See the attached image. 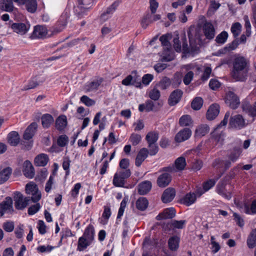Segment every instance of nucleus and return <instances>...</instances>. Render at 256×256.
Wrapping results in <instances>:
<instances>
[{
	"label": "nucleus",
	"mask_w": 256,
	"mask_h": 256,
	"mask_svg": "<svg viewBox=\"0 0 256 256\" xmlns=\"http://www.w3.org/2000/svg\"><path fill=\"white\" fill-rule=\"evenodd\" d=\"M48 34V30L44 26L38 25L34 27L32 34L34 38H42L46 37Z\"/></svg>",
	"instance_id": "nucleus-15"
},
{
	"label": "nucleus",
	"mask_w": 256,
	"mask_h": 256,
	"mask_svg": "<svg viewBox=\"0 0 256 256\" xmlns=\"http://www.w3.org/2000/svg\"><path fill=\"white\" fill-rule=\"evenodd\" d=\"M172 82L170 78L165 76L158 83L156 84V86L160 87L162 90H166L170 86Z\"/></svg>",
	"instance_id": "nucleus-39"
},
{
	"label": "nucleus",
	"mask_w": 256,
	"mask_h": 256,
	"mask_svg": "<svg viewBox=\"0 0 256 256\" xmlns=\"http://www.w3.org/2000/svg\"><path fill=\"white\" fill-rule=\"evenodd\" d=\"M247 244L249 248H252L256 246V229L253 230L248 240Z\"/></svg>",
	"instance_id": "nucleus-37"
},
{
	"label": "nucleus",
	"mask_w": 256,
	"mask_h": 256,
	"mask_svg": "<svg viewBox=\"0 0 256 256\" xmlns=\"http://www.w3.org/2000/svg\"><path fill=\"white\" fill-rule=\"evenodd\" d=\"M80 101L88 106H90L96 104L95 100L90 98L86 96H83L80 98Z\"/></svg>",
	"instance_id": "nucleus-52"
},
{
	"label": "nucleus",
	"mask_w": 256,
	"mask_h": 256,
	"mask_svg": "<svg viewBox=\"0 0 256 256\" xmlns=\"http://www.w3.org/2000/svg\"><path fill=\"white\" fill-rule=\"evenodd\" d=\"M157 86L156 85L154 87V88L150 90L148 93L149 98L154 100H158L160 96V90L157 88Z\"/></svg>",
	"instance_id": "nucleus-42"
},
{
	"label": "nucleus",
	"mask_w": 256,
	"mask_h": 256,
	"mask_svg": "<svg viewBox=\"0 0 256 256\" xmlns=\"http://www.w3.org/2000/svg\"><path fill=\"white\" fill-rule=\"evenodd\" d=\"M182 95V92L180 90H176L170 94L168 104L170 106H174L178 102Z\"/></svg>",
	"instance_id": "nucleus-18"
},
{
	"label": "nucleus",
	"mask_w": 256,
	"mask_h": 256,
	"mask_svg": "<svg viewBox=\"0 0 256 256\" xmlns=\"http://www.w3.org/2000/svg\"><path fill=\"white\" fill-rule=\"evenodd\" d=\"M196 195L194 193L190 192L185 195L181 200V202L186 206L193 204L196 200Z\"/></svg>",
	"instance_id": "nucleus-25"
},
{
	"label": "nucleus",
	"mask_w": 256,
	"mask_h": 256,
	"mask_svg": "<svg viewBox=\"0 0 256 256\" xmlns=\"http://www.w3.org/2000/svg\"><path fill=\"white\" fill-rule=\"evenodd\" d=\"M176 215V210L173 208H166L157 216L158 220L161 219L172 218Z\"/></svg>",
	"instance_id": "nucleus-23"
},
{
	"label": "nucleus",
	"mask_w": 256,
	"mask_h": 256,
	"mask_svg": "<svg viewBox=\"0 0 256 256\" xmlns=\"http://www.w3.org/2000/svg\"><path fill=\"white\" fill-rule=\"evenodd\" d=\"M176 196V190L172 188L166 189L162 196V200L164 203H168L172 200Z\"/></svg>",
	"instance_id": "nucleus-14"
},
{
	"label": "nucleus",
	"mask_w": 256,
	"mask_h": 256,
	"mask_svg": "<svg viewBox=\"0 0 256 256\" xmlns=\"http://www.w3.org/2000/svg\"><path fill=\"white\" fill-rule=\"evenodd\" d=\"M38 128L36 122L32 123L25 130L23 138L25 140H30L34 136Z\"/></svg>",
	"instance_id": "nucleus-17"
},
{
	"label": "nucleus",
	"mask_w": 256,
	"mask_h": 256,
	"mask_svg": "<svg viewBox=\"0 0 256 256\" xmlns=\"http://www.w3.org/2000/svg\"><path fill=\"white\" fill-rule=\"evenodd\" d=\"M41 119L42 126L46 128H48L54 122L53 117L48 114H43Z\"/></svg>",
	"instance_id": "nucleus-33"
},
{
	"label": "nucleus",
	"mask_w": 256,
	"mask_h": 256,
	"mask_svg": "<svg viewBox=\"0 0 256 256\" xmlns=\"http://www.w3.org/2000/svg\"><path fill=\"white\" fill-rule=\"evenodd\" d=\"M202 99L200 97H196L192 102V108L194 110H198L202 106Z\"/></svg>",
	"instance_id": "nucleus-45"
},
{
	"label": "nucleus",
	"mask_w": 256,
	"mask_h": 256,
	"mask_svg": "<svg viewBox=\"0 0 256 256\" xmlns=\"http://www.w3.org/2000/svg\"><path fill=\"white\" fill-rule=\"evenodd\" d=\"M48 161V156L46 154H41L36 156L34 159V163L36 166H44Z\"/></svg>",
	"instance_id": "nucleus-26"
},
{
	"label": "nucleus",
	"mask_w": 256,
	"mask_h": 256,
	"mask_svg": "<svg viewBox=\"0 0 256 256\" xmlns=\"http://www.w3.org/2000/svg\"><path fill=\"white\" fill-rule=\"evenodd\" d=\"M180 238L177 236L170 238L168 240V248L172 251H176L179 247Z\"/></svg>",
	"instance_id": "nucleus-28"
},
{
	"label": "nucleus",
	"mask_w": 256,
	"mask_h": 256,
	"mask_svg": "<svg viewBox=\"0 0 256 256\" xmlns=\"http://www.w3.org/2000/svg\"><path fill=\"white\" fill-rule=\"evenodd\" d=\"M12 170L10 167L6 168L0 171V184L5 182L10 178Z\"/></svg>",
	"instance_id": "nucleus-31"
},
{
	"label": "nucleus",
	"mask_w": 256,
	"mask_h": 256,
	"mask_svg": "<svg viewBox=\"0 0 256 256\" xmlns=\"http://www.w3.org/2000/svg\"><path fill=\"white\" fill-rule=\"evenodd\" d=\"M2 227L6 232H12L14 229V222L12 221H7L3 224Z\"/></svg>",
	"instance_id": "nucleus-53"
},
{
	"label": "nucleus",
	"mask_w": 256,
	"mask_h": 256,
	"mask_svg": "<svg viewBox=\"0 0 256 256\" xmlns=\"http://www.w3.org/2000/svg\"><path fill=\"white\" fill-rule=\"evenodd\" d=\"M203 166V163L202 160H195L193 162L192 165V169L195 171H198L200 170Z\"/></svg>",
	"instance_id": "nucleus-60"
},
{
	"label": "nucleus",
	"mask_w": 256,
	"mask_h": 256,
	"mask_svg": "<svg viewBox=\"0 0 256 256\" xmlns=\"http://www.w3.org/2000/svg\"><path fill=\"white\" fill-rule=\"evenodd\" d=\"M14 200L15 208L18 210H24L28 205L30 197H24L19 192H14Z\"/></svg>",
	"instance_id": "nucleus-3"
},
{
	"label": "nucleus",
	"mask_w": 256,
	"mask_h": 256,
	"mask_svg": "<svg viewBox=\"0 0 256 256\" xmlns=\"http://www.w3.org/2000/svg\"><path fill=\"white\" fill-rule=\"evenodd\" d=\"M193 121L190 116L186 114L182 116L179 120V124L181 126H186L192 124Z\"/></svg>",
	"instance_id": "nucleus-38"
},
{
	"label": "nucleus",
	"mask_w": 256,
	"mask_h": 256,
	"mask_svg": "<svg viewBox=\"0 0 256 256\" xmlns=\"http://www.w3.org/2000/svg\"><path fill=\"white\" fill-rule=\"evenodd\" d=\"M194 72L192 71L188 72L184 76V82L186 85L189 84L194 78Z\"/></svg>",
	"instance_id": "nucleus-59"
},
{
	"label": "nucleus",
	"mask_w": 256,
	"mask_h": 256,
	"mask_svg": "<svg viewBox=\"0 0 256 256\" xmlns=\"http://www.w3.org/2000/svg\"><path fill=\"white\" fill-rule=\"evenodd\" d=\"M148 151L146 148H142L138 152L136 158V165L140 166L144 160L147 158Z\"/></svg>",
	"instance_id": "nucleus-21"
},
{
	"label": "nucleus",
	"mask_w": 256,
	"mask_h": 256,
	"mask_svg": "<svg viewBox=\"0 0 256 256\" xmlns=\"http://www.w3.org/2000/svg\"><path fill=\"white\" fill-rule=\"evenodd\" d=\"M202 31L207 39L212 40L215 36V28L213 24L210 22H205L202 26Z\"/></svg>",
	"instance_id": "nucleus-9"
},
{
	"label": "nucleus",
	"mask_w": 256,
	"mask_h": 256,
	"mask_svg": "<svg viewBox=\"0 0 256 256\" xmlns=\"http://www.w3.org/2000/svg\"><path fill=\"white\" fill-rule=\"evenodd\" d=\"M11 28L14 32L24 35L29 30L30 25L21 22L13 23L11 25Z\"/></svg>",
	"instance_id": "nucleus-10"
},
{
	"label": "nucleus",
	"mask_w": 256,
	"mask_h": 256,
	"mask_svg": "<svg viewBox=\"0 0 256 256\" xmlns=\"http://www.w3.org/2000/svg\"><path fill=\"white\" fill-rule=\"evenodd\" d=\"M40 208V205L39 203H36V204H34L30 206L28 210V213L29 215H34L36 214Z\"/></svg>",
	"instance_id": "nucleus-55"
},
{
	"label": "nucleus",
	"mask_w": 256,
	"mask_h": 256,
	"mask_svg": "<svg viewBox=\"0 0 256 256\" xmlns=\"http://www.w3.org/2000/svg\"><path fill=\"white\" fill-rule=\"evenodd\" d=\"M228 37V34L227 32L223 31L217 36L216 38V41L218 44H222L226 42Z\"/></svg>",
	"instance_id": "nucleus-48"
},
{
	"label": "nucleus",
	"mask_w": 256,
	"mask_h": 256,
	"mask_svg": "<svg viewBox=\"0 0 256 256\" xmlns=\"http://www.w3.org/2000/svg\"><path fill=\"white\" fill-rule=\"evenodd\" d=\"M226 102L232 109L236 108L240 104L238 96L234 92H229L226 94Z\"/></svg>",
	"instance_id": "nucleus-12"
},
{
	"label": "nucleus",
	"mask_w": 256,
	"mask_h": 256,
	"mask_svg": "<svg viewBox=\"0 0 256 256\" xmlns=\"http://www.w3.org/2000/svg\"><path fill=\"white\" fill-rule=\"evenodd\" d=\"M94 226L92 225H89L84 230L82 236L87 240L92 242L94 239Z\"/></svg>",
	"instance_id": "nucleus-34"
},
{
	"label": "nucleus",
	"mask_w": 256,
	"mask_h": 256,
	"mask_svg": "<svg viewBox=\"0 0 256 256\" xmlns=\"http://www.w3.org/2000/svg\"><path fill=\"white\" fill-rule=\"evenodd\" d=\"M210 88L212 90H218L220 86V82L214 79H212L209 83Z\"/></svg>",
	"instance_id": "nucleus-63"
},
{
	"label": "nucleus",
	"mask_w": 256,
	"mask_h": 256,
	"mask_svg": "<svg viewBox=\"0 0 256 256\" xmlns=\"http://www.w3.org/2000/svg\"><path fill=\"white\" fill-rule=\"evenodd\" d=\"M56 128L59 131L64 130V116H60L56 120Z\"/></svg>",
	"instance_id": "nucleus-46"
},
{
	"label": "nucleus",
	"mask_w": 256,
	"mask_h": 256,
	"mask_svg": "<svg viewBox=\"0 0 256 256\" xmlns=\"http://www.w3.org/2000/svg\"><path fill=\"white\" fill-rule=\"evenodd\" d=\"M154 76L151 74H146L142 78V82L144 84L148 85L153 79Z\"/></svg>",
	"instance_id": "nucleus-64"
},
{
	"label": "nucleus",
	"mask_w": 256,
	"mask_h": 256,
	"mask_svg": "<svg viewBox=\"0 0 256 256\" xmlns=\"http://www.w3.org/2000/svg\"><path fill=\"white\" fill-rule=\"evenodd\" d=\"M242 31V26L240 23L237 22L232 24L231 27V32L234 37H237Z\"/></svg>",
	"instance_id": "nucleus-44"
},
{
	"label": "nucleus",
	"mask_w": 256,
	"mask_h": 256,
	"mask_svg": "<svg viewBox=\"0 0 256 256\" xmlns=\"http://www.w3.org/2000/svg\"><path fill=\"white\" fill-rule=\"evenodd\" d=\"M92 242L87 240L82 236L79 238L78 245V250L82 251L86 249Z\"/></svg>",
	"instance_id": "nucleus-40"
},
{
	"label": "nucleus",
	"mask_w": 256,
	"mask_h": 256,
	"mask_svg": "<svg viewBox=\"0 0 256 256\" xmlns=\"http://www.w3.org/2000/svg\"><path fill=\"white\" fill-rule=\"evenodd\" d=\"M216 184V180H209L203 184V188L205 192L209 190L212 188Z\"/></svg>",
	"instance_id": "nucleus-62"
},
{
	"label": "nucleus",
	"mask_w": 256,
	"mask_h": 256,
	"mask_svg": "<svg viewBox=\"0 0 256 256\" xmlns=\"http://www.w3.org/2000/svg\"><path fill=\"white\" fill-rule=\"evenodd\" d=\"M8 144L13 146H16L20 142V136L18 132L12 131L10 132L7 136Z\"/></svg>",
	"instance_id": "nucleus-20"
},
{
	"label": "nucleus",
	"mask_w": 256,
	"mask_h": 256,
	"mask_svg": "<svg viewBox=\"0 0 256 256\" xmlns=\"http://www.w3.org/2000/svg\"><path fill=\"white\" fill-rule=\"evenodd\" d=\"M140 135L136 134H132L130 135V140L133 146L138 145L141 141Z\"/></svg>",
	"instance_id": "nucleus-51"
},
{
	"label": "nucleus",
	"mask_w": 256,
	"mask_h": 256,
	"mask_svg": "<svg viewBox=\"0 0 256 256\" xmlns=\"http://www.w3.org/2000/svg\"><path fill=\"white\" fill-rule=\"evenodd\" d=\"M13 211L12 200L10 197L7 196L0 204V217H2L6 213L12 214Z\"/></svg>",
	"instance_id": "nucleus-6"
},
{
	"label": "nucleus",
	"mask_w": 256,
	"mask_h": 256,
	"mask_svg": "<svg viewBox=\"0 0 256 256\" xmlns=\"http://www.w3.org/2000/svg\"><path fill=\"white\" fill-rule=\"evenodd\" d=\"M20 5H24L25 8L30 13H34L37 10L36 0H14Z\"/></svg>",
	"instance_id": "nucleus-7"
},
{
	"label": "nucleus",
	"mask_w": 256,
	"mask_h": 256,
	"mask_svg": "<svg viewBox=\"0 0 256 256\" xmlns=\"http://www.w3.org/2000/svg\"><path fill=\"white\" fill-rule=\"evenodd\" d=\"M151 16L150 14H146L141 21V26L142 28H146L148 24L152 21L150 20Z\"/></svg>",
	"instance_id": "nucleus-56"
},
{
	"label": "nucleus",
	"mask_w": 256,
	"mask_h": 256,
	"mask_svg": "<svg viewBox=\"0 0 256 256\" xmlns=\"http://www.w3.org/2000/svg\"><path fill=\"white\" fill-rule=\"evenodd\" d=\"M158 138V134L157 132H149L146 136V139L148 144V146H152V144H154L157 141Z\"/></svg>",
	"instance_id": "nucleus-35"
},
{
	"label": "nucleus",
	"mask_w": 256,
	"mask_h": 256,
	"mask_svg": "<svg viewBox=\"0 0 256 256\" xmlns=\"http://www.w3.org/2000/svg\"><path fill=\"white\" fill-rule=\"evenodd\" d=\"M248 124L243 116L240 114H236L231 116L230 119L229 125L232 128L241 129Z\"/></svg>",
	"instance_id": "nucleus-5"
},
{
	"label": "nucleus",
	"mask_w": 256,
	"mask_h": 256,
	"mask_svg": "<svg viewBox=\"0 0 256 256\" xmlns=\"http://www.w3.org/2000/svg\"><path fill=\"white\" fill-rule=\"evenodd\" d=\"M104 80L102 78H99L94 80L92 82L85 86V90L86 92H90L93 90H97Z\"/></svg>",
	"instance_id": "nucleus-29"
},
{
	"label": "nucleus",
	"mask_w": 256,
	"mask_h": 256,
	"mask_svg": "<svg viewBox=\"0 0 256 256\" xmlns=\"http://www.w3.org/2000/svg\"><path fill=\"white\" fill-rule=\"evenodd\" d=\"M193 30L190 29L188 32V37L189 38V42L190 46L192 48H194L196 46V40L194 38V34H192Z\"/></svg>",
	"instance_id": "nucleus-57"
},
{
	"label": "nucleus",
	"mask_w": 256,
	"mask_h": 256,
	"mask_svg": "<svg viewBox=\"0 0 256 256\" xmlns=\"http://www.w3.org/2000/svg\"><path fill=\"white\" fill-rule=\"evenodd\" d=\"M241 152L242 150L240 148H234L233 152L229 156L230 159L232 162L236 161L240 156Z\"/></svg>",
	"instance_id": "nucleus-50"
},
{
	"label": "nucleus",
	"mask_w": 256,
	"mask_h": 256,
	"mask_svg": "<svg viewBox=\"0 0 256 256\" xmlns=\"http://www.w3.org/2000/svg\"><path fill=\"white\" fill-rule=\"evenodd\" d=\"M216 190L218 194L222 195L226 198L229 200L231 198V194L229 192H226L224 186H223L218 187Z\"/></svg>",
	"instance_id": "nucleus-49"
},
{
	"label": "nucleus",
	"mask_w": 256,
	"mask_h": 256,
	"mask_svg": "<svg viewBox=\"0 0 256 256\" xmlns=\"http://www.w3.org/2000/svg\"><path fill=\"white\" fill-rule=\"evenodd\" d=\"M112 182L116 187H124L125 180L116 172L114 175Z\"/></svg>",
	"instance_id": "nucleus-41"
},
{
	"label": "nucleus",
	"mask_w": 256,
	"mask_h": 256,
	"mask_svg": "<svg viewBox=\"0 0 256 256\" xmlns=\"http://www.w3.org/2000/svg\"><path fill=\"white\" fill-rule=\"evenodd\" d=\"M210 130V128L207 124H201L198 126L194 132V136L196 138H200L207 134Z\"/></svg>",
	"instance_id": "nucleus-22"
},
{
	"label": "nucleus",
	"mask_w": 256,
	"mask_h": 256,
	"mask_svg": "<svg viewBox=\"0 0 256 256\" xmlns=\"http://www.w3.org/2000/svg\"><path fill=\"white\" fill-rule=\"evenodd\" d=\"M220 112V106L217 104H213L208 108L206 112V118L208 120H212L215 118Z\"/></svg>",
	"instance_id": "nucleus-19"
},
{
	"label": "nucleus",
	"mask_w": 256,
	"mask_h": 256,
	"mask_svg": "<svg viewBox=\"0 0 256 256\" xmlns=\"http://www.w3.org/2000/svg\"><path fill=\"white\" fill-rule=\"evenodd\" d=\"M148 204V200L144 197L140 198L136 202V207L140 210H145L147 208Z\"/></svg>",
	"instance_id": "nucleus-36"
},
{
	"label": "nucleus",
	"mask_w": 256,
	"mask_h": 256,
	"mask_svg": "<svg viewBox=\"0 0 256 256\" xmlns=\"http://www.w3.org/2000/svg\"><path fill=\"white\" fill-rule=\"evenodd\" d=\"M146 111H158L162 106V102H158L154 104L153 102L150 100H148L146 102Z\"/></svg>",
	"instance_id": "nucleus-27"
},
{
	"label": "nucleus",
	"mask_w": 256,
	"mask_h": 256,
	"mask_svg": "<svg viewBox=\"0 0 256 256\" xmlns=\"http://www.w3.org/2000/svg\"><path fill=\"white\" fill-rule=\"evenodd\" d=\"M186 223L185 220H173L170 223V226L176 228H182Z\"/></svg>",
	"instance_id": "nucleus-58"
},
{
	"label": "nucleus",
	"mask_w": 256,
	"mask_h": 256,
	"mask_svg": "<svg viewBox=\"0 0 256 256\" xmlns=\"http://www.w3.org/2000/svg\"><path fill=\"white\" fill-rule=\"evenodd\" d=\"M244 20L245 22L244 26L246 28V35L250 36L251 34V25L248 16H244Z\"/></svg>",
	"instance_id": "nucleus-54"
},
{
	"label": "nucleus",
	"mask_w": 256,
	"mask_h": 256,
	"mask_svg": "<svg viewBox=\"0 0 256 256\" xmlns=\"http://www.w3.org/2000/svg\"><path fill=\"white\" fill-rule=\"evenodd\" d=\"M230 116V112H227L224 115V120L211 134L212 139H213L216 142H220L222 143L223 142L224 134L222 131H219V128L222 126H226V125Z\"/></svg>",
	"instance_id": "nucleus-2"
},
{
	"label": "nucleus",
	"mask_w": 256,
	"mask_h": 256,
	"mask_svg": "<svg viewBox=\"0 0 256 256\" xmlns=\"http://www.w3.org/2000/svg\"><path fill=\"white\" fill-rule=\"evenodd\" d=\"M231 76L236 81L246 80L249 70L248 62L243 56L235 58L232 62Z\"/></svg>",
	"instance_id": "nucleus-1"
},
{
	"label": "nucleus",
	"mask_w": 256,
	"mask_h": 256,
	"mask_svg": "<svg viewBox=\"0 0 256 256\" xmlns=\"http://www.w3.org/2000/svg\"><path fill=\"white\" fill-rule=\"evenodd\" d=\"M22 172L24 176L28 178H32L34 176V168L30 161L26 160L24 162L23 164Z\"/></svg>",
	"instance_id": "nucleus-16"
},
{
	"label": "nucleus",
	"mask_w": 256,
	"mask_h": 256,
	"mask_svg": "<svg viewBox=\"0 0 256 256\" xmlns=\"http://www.w3.org/2000/svg\"><path fill=\"white\" fill-rule=\"evenodd\" d=\"M186 165V158L183 156L177 158L174 163V167L176 172L184 170Z\"/></svg>",
	"instance_id": "nucleus-32"
},
{
	"label": "nucleus",
	"mask_w": 256,
	"mask_h": 256,
	"mask_svg": "<svg viewBox=\"0 0 256 256\" xmlns=\"http://www.w3.org/2000/svg\"><path fill=\"white\" fill-rule=\"evenodd\" d=\"M46 78L44 76H36L32 78L28 82V84L24 86L23 90H28L34 88L40 84L44 82Z\"/></svg>",
	"instance_id": "nucleus-11"
},
{
	"label": "nucleus",
	"mask_w": 256,
	"mask_h": 256,
	"mask_svg": "<svg viewBox=\"0 0 256 256\" xmlns=\"http://www.w3.org/2000/svg\"><path fill=\"white\" fill-rule=\"evenodd\" d=\"M212 73V69L210 67H206L204 68V72L201 77V80L202 81L206 80L210 77Z\"/></svg>",
	"instance_id": "nucleus-61"
},
{
	"label": "nucleus",
	"mask_w": 256,
	"mask_h": 256,
	"mask_svg": "<svg viewBox=\"0 0 256 256\" xmlns=\"http://www.w3.org/2000/svg\"><path fill=\"white\" fill-rule=\"evenodd\" d=\"M63 146H64V136L62 135L58 138L57 144H53L52 146L50 148L49 151L51 152H58L61 150L60 147Z\"/></svg>",
	"instance_id": "nucleus-30"
},
{
	"label": "nucleus",
	"mask_w": 256,
	"mask_h": 256,
	"mask_svg": "<svg viewBox=\"0 0 256 256\" xmlns=\"http://www.w3.org/2000/svg\"><path fill=\"white\" fill-rule=\"evenodd\" d=\"M162 45L164 47V50L169 51L171 48V45L168 40V36L167 35H163L160 38Z\"/></svg>",
	"instance_id": "nucleus-43"
},
{
	"label": "nucleus",
	"mask_w": 256,
	"mask_h": 256,
	"mask_svg": "<svg viewBox=\"0 0 256 256\" xmlns=\"http://www.w3.org/2000/svg\"><path fill=\"white\" fill-rule=\"evenodd\" d=\"M191 135V130L188 128H184L176 134L174 140L176 142H182L188 140Z\"/></svg>",
	"instance_id": "nucleus-8"
},
{
	"label": "nucleus",
	"mask_w": 256,
	"mask_h": 256,
	"mask_svg": "<svg viewBox=\"0 0 256 256\" xmlns=\"http://www.w3.org/2000/svg\"><path fill=\"white\" fill-rule=\"evenodd\" d=\"M26 192L27 194L32 195L30 200L34 202H38L41 198V192L34 182H31L26 184Z\"/></svg>",
	"instance_id": "nucleus-4"
},
{
	"label": "nucleus",
	"mask_w": 256,
	"mask_h": 256,
	"mask_svg": "<svg viewBox=\"0 0 256 256\" xmlns=\"http://www.w3.org/2000/svg\"><path fill=\"white\" fill-rule=\"evenodd\" d=\"M152 188L150 182L146 180L141 182L138 186V192L141 195L147 194Z\"/></svg>",
	"instance_id": "nucleus-24"
},
{
	"label": "nucleus",
	"mask_w": 256,
	"mask_h": 256,
	"mask_svg": "<svg viewBox=\"0 0 256 256\" xmlns=\"http://www.w3.org/2000/svg\"><path fill=\"white\" fill-rule=\"evenodd\" d=\"M172 180V176L167 172L162 173L157 178L156 183L160 188H165L168 186Z\"/></svg>",
	"instance_id": "nucleus-13"
},
{
	"label": "nucleus",
	"mask_w": 256,
	"mask_h": 256,
	"mask_svg": "<svg viewBox=\"0 0 256 256\" xmlns=\"http://www.w3.org/2000/svg\"><path fill=\"white\" fill-rule=\"evenodd\" d=\"M132 84L136 88H141V79L140 76L137 75L136 72H132Z\"/></svg>",
	"instance_id": "nucleus-47"
}]
</instances>
